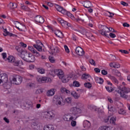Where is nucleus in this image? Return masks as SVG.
Here are the masks:
<instances>
[{"label": "nucleus", "instance_id": "obj_1", "mask_svg": "<svg viewBox=\"0 0 130 130\" xmlns=\"http://www.w3.org/2000/svg\"><path fill=\"white\" fill-rule=\"evenodd\" d=\"M15 49L21 53V57L25 61L27 62H34L35 61V55H33L31 53H28L27 51L23 50L22 47L16 46Z\"/></svg>", "mask_w": 130, "mask_h": 130}, {"label": "nucleus", "instance_id": "obj_2", "mask_svg": "<svg viewBox=\"0 0 130 130\" xmlns=\"http://www.w3.org/2000/svg\"><path fill=\"white\" fill-rule=\"evenodd\" d=\"M53 103L57 106H63L66 104L62 97L57 95H55L54 96L53 98Z\"/></svg>", "mask_w": 130, "mask_h": 130}, {"label": "nucleus", "instance_id": "obj_3", "mask_svg": "<svg viewBox=\"0 0 130 130\" xmlns=\"http://www.w3.org/2000/svg\"><path fill=\"white\" fill-rule=\"evenodd\" d=\"M81 105L82 104H81V103H78L76 107H72L70 111L72 112V114L74 116L73 117H76V116L78 117L79 114H81V113H82V110H81L80 108L78 107V106H81Z\"/></svg>", "mask_w": 130, "mask_h": 130}, {"label": "nucleus", "instance_id": "obj_4", "mask_svg": "<svg viewBox=\"0 0 130 130\" xmlns=\"http://www.w3.org/2000/svg\"><path fill=\"white\" fill-rule=\"evenodd\" d=\"M23 82V78L20 76H16V77H13L12 80L9 82L10 85L13 84L14 85H20L21 83Z\"/></svg>", "mask_w": 130, "mask_h": 130}, {"label": "nucleus", "instance_id": "obj_5", "mask_svg": "<svg viewBox=\"0 0 130 130\" xmlns=\"http://www.w3.org/2000/svg\"><path fill=\"white\" fill-rule=\"evenodd\" d=\"M58 21L60 23L62 27L64 28H69V29H72L73 26H72V24L70 23H68V22L61 19V18H58Z\"/></svg>", "mask_w": 130, "mask_h": 130}, {"label": "nucleus", "instance_id": "obj_6", "mask_svg": "<svg viewBox=\"0 0 130 130\" xmlns=\"http://www.w3.org/2000/svg\"><path fill=\"white\" fill-rule=\"evenodd\" d=\"M8 83V75L6 74H0V84Z\"/></svg>", "mask_w": 130, "mask_h": 130}, {"label": "nucleus", "instance_id": "obj_7", "mask_svg": "<svg viewBox=\"0 0 130 130\" xmlns=\"http://www.w3.org/2000/svg\"><path fill=\"white\" fill-rule=\"evenodd\" d=\"M104 28L102 29V33H109V32H112V33H116L117 31L115 30V29H113L112 27L108 28L107 26L103 25Z\"/></svg>", "mask_w": 130, "mask_h": 130}, {"label": "nucleus", "instance_id": "obj_8", "mask_svg": "<svg viewBox=\"0 0 130 130\" xmlns=\"http://www.w3.org/2000/svg\"><path fill=\"white\" fill-rule=\"evenodd\" d=\"M41 45H43V44H42L40 40H38L36 42V44L34 45V47L37 49L38 51H42V47Z\"/></svg>", "mask_w": 130, "mask_h": 130}, {"label": "nucleus", "instance_id": "obj_9", "mask_svg": "<svg viewBox=\"0 0 130 130\" xmlns=\"http://www.w3.org/2000/svg\"><path fill=\"white\" fill-rule=\"evenodd\" d=\"M75 51L77 54H78V55H79L80 56H83V55L85 54V52L84 51V50L83 49V48L80 47H76Z\"/></svg>", "mask_w": 130, "mask_h": 130}, {"label": "nucleus", "instance_id": "obj_10", "mask_svg": "<svg viewBox=\"0 0 130 130\" xmlns=\"http://www.w3.org/2000/svg\"><path fill=\"white\" fill-rule=\"evenodd\" d=\"M31 127L34 130H41L42 129V126L40 124L34 122L31 123Z\"/></svg>", "mask_w": 130, "mask_h": 130}, {"label": "nucleus", "instance_id": "obj_11", "mask_svg": "<svg viewBox=\"0 0 130 130\" xmlns=\"http://www.w3.org/2000/svg\"><path fill=\"white\" fill-rule=\"evenodd\" d=\"M14 23L16 25L15 26L17 28V29H18L19 30L21 31V32H23V31H24V29H25V28H26L25 26L22 25L18 21H14Z\"/></svg>", "mask_w": 130, "mask_h": 130}, {"label": "nucleus", "instance_id": "obj_12", "mask_svg": "<svg viewBox=\"0 0 130 130\" xmlns=\"http://www.w3.org/2000/svg\"><path fill=\"white\" fill-rule=\"evenodd\" d=\"M35 22L39 23V24H43L44 23V19L41 16V15H37L35 18Z\"/></svg>", "mask_w": 130, "mask_h": 130}, {"label": "nucleus", "instance_id": "obj_13", "mask_svg": "<svg viewBox=\"0 0 130 130\" xmlns=\"http://www.w3.org/2000/svg\"><path fill=\"white\" fill-rule=\"evenodd\" d=\"M78 118V116L74 117V116H72L71 117H70V116L68 115H65L63 117V119L65 121H70V120H76Z\"/></svg>", "mask_w": 130, "mask_h": 130}, {"label": "nucleus", "instance_id": "obj_14", "mask_svg": "<svg viewBox=\"0 0 130 130\" xmlns=\"http://www.w3.org/2000/svg\"><path fill=\"white\" fill-rule=\"evenodd\" d=\"M110 120V122L113 125H115V122L116 121V117L108 116L107 119L105 120V122H108Z\"/></svg>", "mask_w": 130, "mask_h": 130}, {"label": "nucleus", "instance_id": "obj_15", "mask_svg": "<svg viewBox=\"0 0 130 130\" xmlns=\"http://www.w3.org/2000/svg\"><path fill=\"white\" fill-rule=\"evenodd\" d=\"M44 115H46L47 118H54L55 115L52 111L45 112Z\"/></svg>", "mask_w": 130, "mask_h": 130}, {"label": "nucleus", "instance_id": "obj_16", "mask_svg": "<svg viewBox=\"0 0 130 130\" xmlns=\"http://www.w3.org/2000/svg\"><path fill=\"white\" fill-rule=\"evenodd\" d=\"M28 50L32 52V53H34L37 57H39L40 56V54L39 52H37V51L33 48V47L28 46Z\"/></svg>", "mask_w": 130, "mask_h": 130}, {"label": "nucleus", "instance_id": "obj_17", "mask_svg": "<svg viewBox=\"0 0 130 130\" xmlns=\"http://www.w3.org/2000/svg\"><path fill=\"white\" fill-rule=\"evenodd\" d=\"M51 80L50 78L48 77H42V78H38V81L39 83H48V81Z\"/></svg>", "mask_w": 130, "mask_h": 130}, {"label": "nucleus", "instance_id": "obj_18", "mask_svg": "<svg viewBox=\"0 0 130 130\" xmlns=\"http://www.w3.org/2000/svg\"><path fill=\"white\" fill-rule=\"evenodd\" d=\"M83 126L84 127V128H90L91 122L89 121L85 120L83 121Z\"/></svg>", "mask_w": 130, "mask_h": 130}, {"label": "nucleus", "instance_id": "obj_19", "mask_svg": "<svg viewBox=\"0 0 130 130\" xmlns=\"http://www.w3.org/2000/svg\"><path fill=\"white\" fill-rule=\"evenodd\" d=\"M119 90H120V91H121V92H122V93H125L126 94H127V93H129L130 92V89L129 88H126L125 87H121V86H119L118 87Z\"/></svg>", "mask_w": 130, "mask_h": 130}, {"label": "nucleus", "instance_id": "obj_20", "mask_svg": "<svg viewBox=\"0 0 130 130\" xmlns=\"http://www.w3.org/2000/svg\"><path fill=\"white\" fill-rule=\"evenodd\" d=\"M51 50H52V54H56L59 52V48L57 47H51Z\"/></svg>", "mask_w": 130, "mask_h": 130}, {"label": "nucleus", "instance_id": "obj_21", "mask_svg": "<svg viewBox=\"0 0 130 130\" xmlns=\"http://www.w3.org/2000/svg\"><path fill=\"white\" fill-rule=\"evenodd\" d=\"M92 6V3L90 1H85L84 2L83 7L86 9H90Z\"/></svg>", "mask_w": 130, "mask_h": 130}, {"label": "nucleus", "instance_id": "obj_22", "mask_svg": "<svg viewBox=\"0 0 130 130\" xmlns=\"http://www.w3.org/2000/svg\"><path fill=\"white\" fill-rule=\"evenodd\" d=\"M61 80L62 81L63 83H68V82H69V81H70V79H71V77L69 76H64V75L63 76L62 78H61Z\"/></svg>", "mask_w": 130, "mask_h": 130}, {"label": "nucleus", "instance_id": "obj_23", "mask_svg": "<svg viewBox=\"0 0 130 130\" xmlns=\"http://www.w3.org/2000/svg\"><path fill=\"white\" fill-rule=\"evenodd\" d=\"M95 81L96 83H98V84H103V82H104V80H103V79L101 78H99L98 77H95Z\"/></svg>", "mask_w": 130, "mask_h": 130}, {"label": "nucleus", "instance_id": "obj_24", "mask_svg": "<svg viewBox=\"0 0 130 130\" xmlns=\"http://www.w3.org/2000/svg\"><path fill=\"white\" fill-rule=\"evenodd\" d=\"M54 93H55L54 90L50 89L47 91V96H53V95H54Z\"/></svg>", "mask_w": 130, "mask_h": 130}, {"label": "nucleus", "instance_id": "obj_25", "mask_svg": "<svg viewBox=\"0 0 130 130\" xmlns=\"http://www.w3.org/2000/svg\"><path fill=\"white\" fill-rule=\"evenodd\" d=\"M71 94L72 95V96H74V98H75V99H79V98H80V95L77 93L76 91L72 92Z\"/></svg>", "mask_w": 130, "mask_h": 130}, {"label": "nucleus", "instance_id": "obj_26", "mask_svg": "<svg viewBox=\"0 0 130 130\" xmlns=\"http://www.w3.org/2000/svg\"><path fill=\"white\" fill-rule=\"evenodd\" d=\"M17 7V4L16 3H10L9 5H8V7L10 9H16Z\"/></svg>", "mask_w": 130, "mask_h": 130}, {"label": "nucleus", "instance_id": "obj_27", "mask_svg": "<svg viewBox=\"0 0 130 130\" xmlns=\"http://www.w3.org/2000/svg\"><path fill=\"white\" fill-rule=\"evenodd\" d=\"M57 76L60 78V79H62L63 78V76H64V73L62 71V70H60L58 75Z\"/></svg>", "mask_w": 130, "mask_h": 130}, {"label": "nucleus", "instance_id": "obj_28", "mask_svg": "<svg viewBox=\"0 0 130 130\" xmlns=\"http://www.w3.org/2000/svg\"><path fill=\"white\" fill-rule=\"evenodd\" d=\"M4 36H10V37H18V36L17 35H14L12 33H4L3 34Z\"/></svg>", "mask_w": 130, "mask_h": 130}, {"label": "nucleus", "instance_id": "obj_29", "mask_svg": "<svg viewBox=\"0 0 130 130\" xmlns=\"http://www.w3.org/2000/svg\"><path fill=\"white\" fill-rule=\"evenodd\" d=\"M54 127L52 125H49L44 127V130H53Z\"/></svg>", "mask_w": 130, "mask_h": 130}, {"label": "nucleus", "instance_id": "obj_30", "mask_svg": "<svg viewBox=\"0 0 130 130\" xmlns=\"http://www.w3.org/2000/svg\"><path fill=\"white\" fill-rule=\"evenodd\" d=\"M7 60L8 62H15V57L12 56H9L7 58Z\"/></svg>", "mask_w": 130, "mask_h": 130}, {"label": "nucleus", "instance_id": "obj_31", "mask_svg": "<svg viewBox=\"0 0 130 130\" xmlns=\"http://www.w3.org/2000/svg\"><path fill=\"white\" fill-rule=\"evenodd\" d=\"M90 78V75L87 73H84L82 76V80H86L87 79H89Z\"/></svg>", "mask_w": 130, "mask_h": 130}, {"label": "nucleus", "instance_id": "obj_32", "mask_svg": "<svg viewBox=\"0 0 130 130\" xmlns=\"http://www.w3.org/2000/svg\"><path fill=\"white\" fill-rule=\"evenodd\" d=\"M109 78L110 80L113 81V82H114V83H115L116 84H118V80H117V79L114 76L110 75L109 76Z\"/></svg>", "mask_w": 130, "mask_h": 130}, {"label": "nucleus", "instance_id": "obj_33", "mask_svg": "<svg viewBox=\"0 0 130 130\" xmlns=\"http://www.w3.org/2000/svg\"><path fill=\"white\" fill-rule=\"evenodd\" d=\"M98 130H111L110 127L108 126H103L99 128Z\"/></svg>", "mask_w": 130, "mask_h": 130}, {"label": "nucleus", "instance_id": "obj_34", "mask_svg": "<svg viewBox=\"0 0 130 130\" xmlns=\"http://www.w3.org/2000/svg\"><path fill=\"white\" fill-rule=\"evenodd\" d=\"M83 35H85V36H86V37H88V38H91V37H93V35L89 33H87L86 34H81L80 36H81V37H83Z\"/></svg>", "mask_w": 130, "mask_h": 130}, {"label": "nucleus", "instance_id": "obj_35", "mask_svg": "<svg viewBox=\"0 0 130 130\" xmlns=\"http://www.w3.org/2000/svg\"><path fill=\"white\" fill-rule=\"evenodd\" d=\"M84 85L85 88H88V89L92 88V84L90 82H85Z\"/></svg>", "mask_w": 130, "mask_h": 130}, {"label": "nucleus", "instance_id": "obj_36", "mask_svg": "<svg viewBox=\"0 0 130 130\" xmlns=\"http://www.w3.org/2000/svg\"><path fill=\"white\" fill-rule=\"evenodd\" d=\"M81 35H78L76 34V35L73 34L72 35V39L74 40V41H77V39L78 38V36H80Z\"/></svg>", "mask_w": 130, "mask_h": 130}, {"label": "nucleus", "instance_id": "obj_37", "mask_svg": "<svg viewBox=\"0 0 130 130\" xmlns=\"http://www.w3.org/2000/svg\"><path fill=\"white\" fill-rule=\"evenodd\" d=\"M48 58L49 61H50V62L52 63H54V62H55V59H54V57L50 56Z\"/></svg>", "mask_w": 130, "mask_h": 130}, {"label": "nucleus", "instance_id": "obj_38", "mask_svg": "<svg viewBox=\"0 0 130 130\" xmlns=\"http://www.w3.org/2000/svg\"><path fill=\"white\" fill-rule=\"evenodd\" d=\"M113 72H115V75L117 76V77H120L121 76V74L120 72H119V71H118V70H113Z\"/></svg>", "mask_w": 130, "mask_h": 130}, {"label": "nucleus", "instance_id": "obj_39", "mask_svg": "<svg viewBox=\"0 0 130 130\" xmlns=\"http://www.w3.org/2000/svg\"><path fill=\"white\" fill-rule=\"evenodd\" d=\"M73 84L74 87H80L81 86L80 83L77 81H74Z\"/></svg>", "mask_w": 130, "mask_h": 130}, {"label": "nucleus", "instance_id": "obj_40", "mask_svg": "<svg viewBox=\"0 0 130 130\" xmlns=\"http://www.w3.org/2000/svg\"><path fill=\"white\" fill-rule=\"evenodd\" d=\"M55 35L59 38H63L64 35L62 33H55Z\"/></svg>", "mask_w": 130, "mask_h": 130}, {"label": "nucleus", "instance_id": "obj_41", "mask_svg": "<svg viewBox=\"0 0 130 130\" xmlns=\"http://www.w3.org/2000/svg\"><path fill=\"white\" fill-rule=\"evenodd\" d=\"M106 89L107 91H108V92H109L110 93H111V92H112L114 90L113 89V88H112V87L109 86H106Z\"/></svg>", "mask_w": 130, "mask_h": 130}, {"label": "nucleus", "instance_id": "obj_42", "mask_svg": "<svg viewBox=\"0 0 130 130\" xmlns=\"http://www.w3.org/2000/svg\"><path fill=\"white\" fill-rule=\"evenodd\" d=\"M71 120V124L72 126L75 127L77 125V121H75V120L72 119Z\"/></svg>", "mask_w": 130, "mask_h": 130}, {"label": "nucleus", "instance_id": "obj_43", "mask_svg": "<svg viewBox=\"0 0 130 130\" xmlns=\"http://www.w3.org/2000/svg\"><path fill=\"white\" fill-rule=\"evenodd\" d=\"M108 108L109 109V111H111V112H115L116 111L115 108L114 107H111L110 108H109V106H108Z\"/></svg>", "mask_w": 130, "mask_h": 130}, {"label": "nucleus", "instance_id": "obj_44", "mask_svg": "<svg viewBox=\"0 0 130 130\" xmlns=\"http://www.w3.org/2000/svg\"><path fill=\"white\" fill-rule=\"evenodd\" d=\"M125 111L122 109H120L118 110V113L119 114H125Z\"/></svg>", "mask_w": 130, "mask_h": 130}, {"label": "nucleus", "instance_id": "obj_45", "mask_svg": "<svg viewBox=\"0 0 130 130\" xmlns=\"http://www.w3.org/2000/svg\"><path fill=\"white\" fill-rule=\"evenodd\" d=\"M114 64V69H119L120 68V64L118 63L113 62Z\"/></svg>", "mask_w": 130, "mask_h": 130}, {"label": "nucleus", "instance_id": "obj_46", "mask_svg": "<svg viewBox=\"0 0 130 130\" xmlns=\"http://www.w3.org/2000/svg\"><path fill=\"white\" fill-rule=\"evenodd\" d=\"M41 93H43V89H42V88L38 89L36 91V94H41Z\"/></svg>", "mask_w": 130, "mask_h": 130}, {"label": "nucleus", "instance_id": "obj_47", "mask_svg": "<svg viewBox=\"0 0 130 130\" xmlns=\"http://www.w3.org/2000/svg\"><path fill=\"white\" fill-rule=\"evenodd\" d=\"M89 62L92 64V66H96V63L95 62V61L94 59H91L89 60Z\"/></svg>", "mask_w": 130, "mask_h": 130}, {"label": "nucleus", "instance_id": "obj_48", "mask_svg": "<svg viewBox=\"0 0 130 130\" xmlns=\"http://www.w3.org/2000/svg\"><path fill=\"white\" fill-rule=\"evenodd\" d=\"M38 72L40 73V74H44V73H45V71L44 70V69L40 68H39L38 69Z\"/></svg>", "mask_w": 130, "mask_h": 130}, {"label": "nucleus", "instance_id": "obj_49", "mask_svg": "<svg viewBox=\"0 0 130 130\" xmlns=\"http://www.w3.org/2000/svg\"><path fill=\"white\" fill-rule=\"evenodd\" d=\"M60 70L59 69H54L52 70V72L54 73V74L57 75Z\"/></svg>", "mask_w": 130, "mask_h": 130}, {"label": "nucleus", "instance_id": "obj_50", "mask_svg": "<svg viewBox=\"0 0 130 130\" xmlns=\"http://www.w3.org/2000/svg\"><path fill=\"white\" fill-rule=\"evenodd\" d=\"M119 51L121 53H124V54H128L129 53L128 51L125 50H119Z\"/></svg>", "mask_w": 130, "mask_h": 130}, {"label": "nucleus", "instance_id": "obj_51", "mask_svg": "<svg viewBox=\"0 0 130 130\" xmlns=\"http://www.w3.org/2000/svg\"><path fill=\"white\" fill-rule=\"evenodd\" d=\"M67 15L68 16V17H69L71 19H74V18H75L74 15L70 12H67Z\"/></svg>", "mask_w": 130, "mask_h": 130}, {"label": "nucleus", "instance_id": "obj_52", "mask_svg": "<svg viewBox=\"0 0 130 130\" xmlns=\"http://www.w3.org/2000/svg\"><path fill=\"white\" fill-rule=\"evenodd\" d=\"M14 66L15 67H18L20 64V60H17V61H14Z\"/></svg>", "mask_w": 130, "mask_h": 130}, {"label": "nucleus", "instance_id": "obj_53", "mask_svg": "<svg viewBox=\"0 0 130 130\" xmlns=\"http://www.w3.org/2000/svg\"><path fill=\"white\" fill-rule=\"evenodd\" d=\"M64 48L66 52L67 53H70V49H69V47H68V46L64 45Z\"/></svg>", "mask_w": 130, "mask_h": 130}, {"label": "nucleus", "instance_id": "obj_54", "mask_svg": "<svg viewBox=\"0 0 130 130\" xmlns=\"http://www.w3.org/2000/svg\"><path fill=\"white\" fill-rule=\"evenodd\" d=\"M65 100H66V102L68 104L71 103V102H72L71 98H67Z\"/></svg>", "mask_w": 130, "mask_h": 130}, {"label": "nucleus", "instance_id": "obj_55", "mask_svg": "<svg viewBox=\"0 0 130 130\" xmlns=\"http://www.w3.org/2000/svg\"><path fill=\"white\" fill-rule=\"evenodd\" d=\"M63 8L59 6H57V8H56L57 11H58V12H61V11L62 10Z\"/></svg>", "mask_w": 130, "mask_h": 130}, {"label": "nucleus", "instance_id": "obj_56", "mask_svg": "<svg viewBox=\"0 0 130 130\" xmlns=\"http://www.w3.org/2000/svg\"><path fill=\"white\" fill-rule=\"evenodd\" d=\"M121 5H122V6H124V7H127L128 6V4L123 1L121 2Z\"/></svg>", "mask_w": 130, "mask_h": 130}, {"label": "nucleus", "instance_id": "obj_57", "mask_svg": "<svg viewBox=\"0 0 130 130\" xmlns=\"http://www.w3.org/2000/svg\"><path fill=\"white\" fill-rule=\"evenodd\" d=\"M109 36H110L111 38H115V37H116V35L113 33H110Z\"/></svg>", "mask_w": 130, "mask_h": 130}, {"label": "nucleus", "instance_id": "obj_58", "mask_svg": "<svg viewBox=\"0 0 130 130\" xmlns=\"http://www.w3.org/2000/svg\"><path fill=\"white\" fill-rule=\"evenodd\" d=\"M121 97H122L123 98H125V99H126L127 97H128V96L124 94V93H123L121 94Z\"/></svg>", "mask_w": 130, "mask_h": 130}, {"label": "nucleus", "instance_id": "obj_59", "mask_svg": "<svg viewBox=\"0 0 130 130\" xmlns=\"http://www.w3.org/2000/svg\"><path fill=\"white\" fill-rule=\"evenodd\" d=\"M102 74H103L104 76H106V75H107V71H106L105 70H102Z\"/></svg>", "mask_w": 130, "mask_h": 130}, {"label": "nucleus", "instance_id": "obj_60", "mask_svg": "<svg viewBox=\"0 0 130 130\" xmlns=\"http://www.w3.org/2000/svg\"><path fill=\"white\" fill-rule=\"evenodd\" d=\"M26 105H27V106L29 107H31V108H33V104H32L31 102L27 103Z\"/></svg>", "mask_w": 130, "mask_h": 130}, {"label": "nucleus", "instance_id": "obj_61", "mask_svg": "<svg viewBox=\"0 0 130 130\" xmlns=\"http://www.w3.org/2000/svg\"><path fill=\"white\" fill-rule=\"evenodd\" d=\"M101 35L104 36L105 37H108V38H109V35H108V34L107 33H101Z\"/></svg>", "mask_w": 130, "mask_h": 130}, {"label": "nucleus", "instance_id": "obj_62", "mask_svg": "<svg viewBox=\"0 0 130 130\" xmlns=\"http://www.w3.org/2000/svg\"><path fill=\"white\" fill-rule=\"evenodd\" d=\"M94 71L95 73H100L101 70L99 68H94Z\"/></svg>", "mask_w": 130, "mask_h": 130}, {"label": "nucleus", "instance_id": "obj_63", "mask_svg": "<svg viewBox=\"0 0 130 130\" xmlns=\"http://www.w3.org/2000/svg\"><path fill=\"white\" fill-rule=\"evenodd\" d=\"M61 14H63V15H66V14L68 13V12H67V11L63 9V8L62 9V11H61Z\"/></svg>", "mask_w": 130, "mask_h": 130}, {"label": "nucleus", "instance_id": "obj_64", "mask_svg": "<svg viewBox=\"0 0 130 130\" xmlns=\"http://www.w3.org/2000/svg\"><path fill=\"white\" fill-rule=\"evenodd\" d=\"M123 27H129V24L126 22H125L123 24Z\"/></svg>", "mask_w": 130, "mask_h": 130}]
</instances>
